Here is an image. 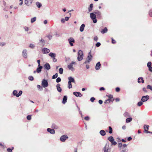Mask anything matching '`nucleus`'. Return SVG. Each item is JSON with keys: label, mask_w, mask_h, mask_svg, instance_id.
Wrapping results in <instances>:
<instances>
[{"label": "nucleus", "mask_w": 152, "mask_h": 152, "mask_svg": "<svg viewBox=\"0 0 152 152\" xmlns=\"http://www.w3.org/2000/svg\"><path fill=\"white\" fill-rule=\"evenodd\" d=\"M83 52L81 50H79L78 52L77 60L79 61H81L83 58Z\"/></svg>", "instance_id": "1"}, {"label": "nucleus", "mask_w": 152, "mask_h": 152, "mask_svg": "<svg viewBox=\"0 0 152 152\" xmlns=\"http://www.w3.org/2000/svg\"><path fill=\"white\" fill-rule=\"evenodd\" d=\"M92 56L91 54V51H90L88 53L86 61L83 63V64H86L87 62L89 63L92 59Z\"/></svg>", "instance_id": "2"}, {"label": "nucleus", "mask_w": 152, "mask_h": 152, "mask_svg": "<svg viewBox=\"0 0 152 152\" xmlns=\"http://www.w3.org/2000/svg\"><path fill=\"white\" fill-rule=\"evenodd\" d=\"M96 16V15L95 13H94V12L93 13H91L90 14V17L91 18L92 20L93 23H96L97 22Z\"/></svg>", "instance_id": "3"}, {"label": "nucleus", "mask_w": 152, "mask_h": 152, "mask_svg": "<svg viewBox=\"0 0 152 152\" xmlns=\"http://www.w3.org/2000/svg\"><path fill=\"white\" fill-rule=\"evenodd\" d=\"M42 86L44 88L47 87L48 86V80L45 79L42 80Z\"/></svg>", "instance_id": "4"}, {"label": "nucleus", "mask_w": 152, "mask_h": 152, "mask_svg": "<svg viewBox=\"0 0 152 152\" xmlns=\"http://www.w3.org/2000/svg\"><path fill=\"white\" fill-rule=\"evenodd\" d=\"M49 55L53 59V62H57V60L55 58L56 56V53L51 52L49 53Z\"/></svg>", "instance_id": "5"}, {"label": "nucleus", "mask_w": 152, "mask_h": 152, "mask_svg": "<svg viewBox=\"0 0 152 152\" xmlns=\"http://www.w3.org/2000/svg\"><path fill=\"white\" fill-rule=\"evenodd\" d=\"M117 143H111V144L110 146L109 143H106L105 146L104 148V149H107L108 150H110L112 145H115Z\"/></svg>", "instance_id": "6"}, {"label": "nucleus", "mask_w": 152, "mask_h": 152, "mask_svg": "<svg viewBox=\"0 0 152 152\" xmlns=\"http://www.w3.org/2000/svg\"><path fill=\"white\" fill-rule=\"evenodd\" d=\"M76 63L74 61H72L71 63L68 66V68L71 70L72 71H74L75 70L74 68L72 66L73 64H75Z\"/></svg>", "instance_id": "7"}, {"label": "nucleus", "mask_w": 152, "mask_h": 152, "mask_svg": "<svg viewBox=\"0 0 152 152\" xmlns=\"http://www.w3.org/2000/svg\"><path fill=\"white\" fill-rule=\"evenodd\" d=\"M68 138V136L66 135H64L62 136L60 138V140L62 142H65V140Z\"/></svg>", "instance_id": "8"}, {"label": "nucleus", "mask_w": 152, "mask_h": 152, "mask_svg": "<svg viewBox=\"0 0 152 152\" xmlns=\"http://www.w3.org/2000/svg\"><path fill=\"white\" fill-rule=\"evenodd\" d=\"M68 41L70 45L72 46H73V44L72 43H75V40L72 37H70L68 39Z\"/></svg>", "instance_id": "9"}, {"label": "nucleus", "mask_w": 152, "mask_h": 152, "mask_svg": "<svg viewBox=\"0 0 152 152\" xmlns=\"http://www.w3.org/2000/svg\"><path fill=\"white\" fill-rule=\"evenodd\" d=\"M33 0H25V4L27 6L30 5L32 3Z\"/></svg>", "instance_id": "10"}, {"label": "nucleus", "mask_w": 152, "mask_h": 152, "mask_svg": "<svg viewBox=\"0 0 152 152\" xmlns=\"http://www.w3.org/2000/svg\"><path fill=\"white\" fill-rule=\"evenodd\" d=\"M94 13L96 15L97 18H99L101 17V13L99 11L96 10L94 12Z\"/></svg>", "instance_id": "11"}, {"label": "nucleus", "mask_w": 152, "mask_h": 152, "mask_svg": "<svg viewBox=\"0 0 152 152\" xmlns=\"http://www.w3.org/2000/svg\"><path fill=\"white\" fill-rule=\"evenodd\" d=\"M23 56L24 58H27V50L26 49L24 50L22 52Z\"/></svg>", "instance_id": "12"}, {"label": "nucleus", "mask_w": 152, "mask_h": 152, "mask_svg": "<svg viewBox=\"0 0 152 152\" xmlns=\"http://www.w3.org/2000/svg\"><path fill=\"white\" fill-rule=\"evenodd\" d=\"M149 126H148V125H144L143 128L144 129V132L145 133L147 134V132L145 131H148V129H149Z\"/></svg>", "instance_id": "13"}, {"label": "nucleus", "mask_w": 152, "mask_h": 152, "mask_svg": "<svg viewBox=\"0 0 152 152\" xmlns=\"http://www.w3.org/2000/svg\"><path fill=\"white\" fill-rule=\"evenodd\" d=\"M47 131L48 132H50V134H54L55 133V131L53 129H51L50 128H48Z\"/></svg>", "instance_id": "14"}, {"label": "nucleus", "mask_w": 152, "mask_h": 152, "mask_svg": "<svg viewBox=\"0 0 152 152\" xmlns=\"http://www.w3.org/2000/svg\"><path fill=\"white\" fill-rule=\"evenodd\" d=\"M73 94L77 97H81L82 96L81 94L79 92H73Z\"/></svg>", "instance_id": "15"}, {"label": "nucleus", "mask_w": 152, "mask_h": 152, "mask_svg": "<svg viewBox=\"0 0 152 152\" xmlns=\"http://www.w3.org/2000/svg\"><path fill=\"white\" fill-rule=\"evenodd\" d=\"M45 68L48 70L50 69V65L48 63L45 64L44 66Z\"/></svg>", "instance_id": "16"}, {"label": "nucleus", "mask_w": 152, "mask_h": 152, "mask_svg": "<svg viewBox=\"0 0 152 152\" xmlns=\"http://www.w3.org/2000/svg\"><path fill=\"white\" fill-rule=\"evenodd\" d=\"M101 66V64L99 62H98L96 64L95 66V69L96 70H98L99 69Z\"/></svg>", "instance_id": "17"}, {"label": "nucleus", "mask_w": 152, "mask_h": 152, "mask_svg": "<svg viewBox=\"0 0 152 152\" xmlns=\"http://www.w3.org/2000/svg\"><path fill=\"white\" fill-rule=\"evenodd\" d=\"M108 139L109 141L111 142H116V141H114V138L112 136H110V137H108Z\"/></svg>", "instance_id": "18"}, {"label": "nucleus", "mask_w": 152, "mask_h": 152, "mask_svg": "<svg viewBox=\"0 0 152 152\" xmlns=\"http://www.w3.org/2000/svg\"><path fill=\"white\" fill-rule=\"evenodd\" d=\"M149 98V96L146 95L145 96H143V102L147 101Z\"/></svg>", "instance_id": "19"}, {"label": "nucleus", "mask_w": 152, "mask_h": 152, "mask_svg": "<svg viewBox=\"0 0 152 152\" xmlns=\"http://www.w3.org/2000/svg\"><path fill=\"white\" fill-rule=\"evenodd\" d=\"M93 7V4H91L89 7H88V12H91L92 10Z\"/></svg>", "instance_id": "20"}, {"label": "nucleus", "mask_w": 152, "mask_h": 152, "mask_svg": "<svg viewBox=\"0 0 152 152\" xmlns=\"http://www.w3.org/2000/svg\"><path fill=\"white\" fill-rule=\"evenodd\" d=\"M109 99H109L110 102H113V100H114V99L113 98V96L112 95L110 94V95H108Z\"/></svg>", "instance_id": "21"}, {"label": "nucleus", "mask_w": 152, "mask_h": 152, "mask_svg": "<svg viewBox=\"0 0 152 152\" xmlns=\"http://www.w3.org/2000/svg\"><path fill=\"white\" fill-rule=\"evenodd\" d=\"M42 68L43 67L42 66H38V67L37 69L36 72L38 73L40 72Z\"/></svg>", "instance_id": "22"}, {"label": "nucleus", "mask_w": 152, "mask_h": 152, "mask_svg": "<svg viewBox=\"0 0 152 152\" xmlns=\"http://www.w3.org/2000/svg\"><path fill=\"white\" fill-rule=\"evenodd\" d=\"M60 85L59 84H58L56 85V87L57 91L59 92H61L62 91L61 88L60 87Z\"/></svg>", "instance_id": "23"}, {"label": "nucleus", "mask_w": 152, "mask_h": 152, "mask_svg": "<svg viewBox=\"0 0 152 152\" xmlns=\"http://www.w3.org/2000/svg\"><path fill=\"white\" fill-rule=\"evenodd\" d=\"M69 81H70V82L75 83V81L74 78L71 77H70L68 78Z\"/></svg>", "instance_id": "24"}, {"label": "nucleus", "mask_w": 152, "mask_h": 152, "mask_svg": "<svg viewBox=\"0 0 152 152\" xmlns=\"http://www.w3.org/2000/svg\"><path fill=\"white\" fill-rule=\"evenodd\" d=\"M85 27V25L84 24H82L80 28V30L81 32H83V31Z\"/></svg>", "instance_id": "25"}, {"label": "nucleus", "mask_w": 152, "mask_h": 152, "mask_svg": "<svg viewBox=\"0 0 152 152\" xmlns=\"http://www.w3.org/2000/svg\"><path fill=\"white\" fill-rule=\"evenodd\" d=\"M67 100V97L66 96H64L63 99L62 101V103L63 104H65Z\"/></svg>", "instance_id": "26"}, {"label": "nucleus", "mask_w": 152, "mask_h": 152, "mask_svg": "<svg viewBox=\"0 0 152 152\" xmlns=\"http://www.w3.org/2000/svg\"><path fill=\"white\" fill-rule=\"evenodd\" d=\"M44 53H47L50 52V50L46 48H44L43 49Z\"/></svg>", "instance_id": "27"}, {"label": "nucleus", "mask_w": 152, "mask_h": 152, "mask_svg": "<svg viewBox=\"0 0 152 152\" xmlns=\"http://www.w3.org/2000/svg\"><path fill=\"white\" fill-rule=\"evenodd\" d=\"M99 133L102 136H104L106 134L104 130H101L99 132Z\"/></svg>", "instance_id": "28"}, {"label": "nucleus", "mask_w": 152, "mask_h": 152, "mask_svg": "<svg viewBox=\"0 0 152 152\" xmlns=\"http://www.w3.org/2000/svg\"><path fill=\"white\" fill-rule=\"evenodd\" d=\"M107 27H105L104 29L101 31V32L102 34H104L107 32Z\"/></svg>", "instance_id": "29"}, {"label": "nucleus", "mask_w": 152, "mask_h": 152, "mask_svg": "<svg viewBox=\"0 0 152 152\" xmlns=\"http://www.w3.org/2000/svg\"><path fill=\"white\" fill-rule=\"evenodd\" d=\"M36 5L37 7L39 8H40L42 6L41 4L39 2H37L36 3Z\"/></svg>", "instance_id": "30"}, {"label": "nucleus", "mask_w": 152, "mask_h": 152, "mask_svg": "<svg viewBox=\"0 0 152 152\" xmlns=\"http://www.w3.org/2000/svg\"><path fill=\"white\" fill-rule=\"evenodd\" d=\"M51 128L53 129H57L58 128V126L55 124H53L52 125Z\"/></svg>", "instance_id": "31"}, {"label": "nucleus", "mask_w": 152, "mask_h": 152, "mask_svg": "<svg viewBox=\"0 0 152 152\" xmlns=\"http://www.w3.org/2000/svg\"><path fill=\"white\" fill-rule=\"evenodd\" d=\"M132 120V118H128L126 120V123H129L131 122Z\"/></svg>", "instance_id": "32"}, {"label": "nucleus", "mask_w": 152, "mask_h": 152, "mask_svg": "<svg viewBox=\"0 0 152 152\" xmlns=\"http://www.w3.org/2000/svg\"><path fill=\"white\" fill-rule=\"evenodd\" d=\"M39 42H41V44L44 45L45 44V41L43 39H41L39 40Z\"/></svg>", "instance_id": "33"}, {"label": "nucleus", "mask_w": 152, "mask_h": 152, "mask_svg": "<svg viewBox=\"0 0 152 152\" xmlns=\"http://www.w3.org/2000/svg\"><path fill=\"white\" fill-rule=\"evenodd\" d=\"M71 82H70V81H69L68 83V87L69 88H72V85L71 84Z\"/></svg>", "instance_id": "34"}, {"label": "nucleus", "mask_w": 152, "mask_h": 152, "mask_svg": "<svg viewBox=\"0 0 152 152\" xmlns=\"http://www.w3.org/2000/svg\"><path fill=\"white\" fill-rule=\"evenodd\" d=\"M138 82L139 83L140 82L142 83V77H140L138 78Z\"/></svg>", "instance_id": "35"}, {"label": "nucleus", "mask_w": 152, "mask_h": 152, "mask_svg": "<svg viewBox=\"0 0 152 152\" xmlns=\"http://www.w3.org/2000/svg\"><path fill=\"white\" fill-rule=\"evenodd\" d=\"M36 20V17H34V18H32L31 19V22L32 23L34 22H35Z\"/></svg>", "instance_id": "36"}, {"label": "nucleus", "mask_w": 152, "mask_h": 152, "mask_svg": "<svg viewBox=\"0 0 152 152\" xmlns=\"http://www.w3.org/2000/svg\"><path fill=\"white\" fill-rule=\"evenodd\" d=\"M108 128L109 130V133L111 134L113 132L112 128L111 126H109Z\"/></svg>", "instance_id": "37"}, {"label": "nucleus", "mask_w": 152, "mask_h": 152, "mask_svg": "<svg viewBox=\"0 0 152 152\" xmlns=\"http://www.w3.org/2000/svg\"><path fill=\"white\" fill-rule=\"evenodd\" d=\"M63 69L62 68H60L59 69V73L60 74H62L63 73Z\"/></svg>", "instance_id": "38"}, {"label": "nucleus", "mask_w": 152, "mask_h": 152, "mask_svg": "<svg viewBox=\"0 0 152 152\" xmlns=\"http://www.w3.org/2000/svg\"><path fill=\"white\" fill-rule=\"evenodd\" d=\"M22 91H19L18 94H17V96L16 95V97H19L22 94Z\"/></svg>", "instance_id": "39"}, {"label": "nucleus", "mask_w": 152, "mask_h": 152, "mask_svg": "<svg viewBox=\"0 0 152 152\" xmlns=\"http://www.w3.org/2000/svg\"><path fill=\"white\" fill-rule=\"evenodd\" d=\"M124 115L126 117H128L129 116V113L127 112H125L124 114Z\"/></svg>", "instance_id": "40"}, {"label": "nucleus", "mask_w": 152, "mask_h": 152, "mask_svg": "<svg viewBox=\"0 0 152 152\" xmlns=\"http://www.w3.org/2000/svg\"><path fill=\"white\" fill-rule=\"evenodd\" d=\"M58 76V74L57 73H56L55 75H53L52 77L53 79H54L56 78Z\"/></svg>", "instance_id": "41"}, {"label": "nucleus", "mask_w": 152, "mask_h": 152, "mask_svg": "<svg viewBox=\"0 0 152 152\" xmlns=\"http://www.w3.org/2000/svg\"><path fill=\"white\" fill-rule=\"evenodd\" d=\"M152 66V63L151 61L148 62L147 64V66L148 67L151 66Z\"/></svg>", "instance_id": "42"}, {"label": "nucleus", "mask_w": 152, "mask_h": 152, "mask_svg": "<svg viewBox=\"0 0 152 152\" xmlns=\"http://www.w3.org/2000/svg\"><path fill=\"white\" fill-rule=\"evenodd\" d=\"M149 15L150 16L152 17V9H151L149 11Z\"/></svg>", "instance_id": "43"}, {"label": "nucleus", "mask_w": 152, "mask_h": 152, "mask_svg": "<svg viewBox=\"0 0 152 152\" xmlns=\"http://www.w3.org/2000/svg\"><path fill=\"white\" fill-rule=\"evenodd\" d=\"M17 91L16 90H14L13 91V94L14 96H16V95L17 96Z\"/></svg>", "instance_id": "44"}, {"label": "nucleus", "mask_w": 152, "mask_h": 152, "mask_svg": "<svg viewBox=\"0 0 152 152\" xmlns=\"http://www.w3.org/2000/svg\"><path fill=\"white\" fill-rule=\"evenodd\" d=\"M147 88L148 89H149L152 91V86H151L150 85H148L147 86Z\"/></svg>", "instance_id": "45"}, {"label": "nucleus", "mask_w": 152, "mask_h": 152, "mask_svg": "<svg viewBox=\"0 0 152 152\" xmlns=\"http://www.w3.org/2000/svg\"><path fill=\"white\" fill-rule=\"evenodd\" d=\"M28 79L31 81H32L34 80V78L33 76H30L28 77Z\"/></svg>", "instance_id": "46"}, {"label": "nucleus", "mask_w": 152, "mask_h": 152, "mask_svg": "<svg viewBox=\"0 0 152 152\" xmlns=\"http://www.w3.org/2000/svg\"><path fill=\"white\" fill-rule=\"evenodd\" d=\"M47 37L49 38V39L50 40L52 38V36L50 34H49L48 35V36H47Z\"/></svg>", "instance_id": "47"}, {"label": "nucleus", "mask_w": 152, "mask_h": 152, "mask_svg": "<svg viewBox=\"0 0 152 152\" xmlns=\"http://www.w3.org/2000/svg\"><path fill=\"white\" fill-rule=\"evenodd\" d=\"M61 81V79L60 77H58L56 79V82L57 83H59Z\"/></svg>", "instance_id": "48"}, {"label": "nucleus", "mask_w": 152, "mask_h": 152, "mask_svg": "<svg viewBox=\"0 0 152 152\" xmlns=\"http://www.w3.org/2000/svg\"><path fill=\"white\" fill-rule=\"evenodd\" d=\"M37 87L38 88L40 89V90H42L43 89L42 87L41 86L39 85H38L37 86Z\"/></svg>", "instance_id": "49"}, {"label": "nucleus", "mask_w": 152, "mask_h": 152, "mask_svg": "<svg viewBox=\"0 0 152 152\" xmlns=\"http://www.w3.org/2000/svg\"><path fill=\"white\" fill-rule=\"evenodd\" d=\"M27 119L28 120H30L31 119V115H28L27 116Z\"/></svg>", "instance_id": "50"}, {"label": "nucleus", "mask_w": 152, "mask_h": 152, "mask_svg": "<svg viewBox=\"0 0 152 152\" xmlns=\"http://www.w3.org/2000/svg\"><path fill=\"white\" fill-rule=\"evenodd\" d=\"M35 47V46L34 45L31 44L29 45V47L31 48H33Z\"/></svg>", "instance_id": "51"}, {"label": "nucleus", "mask_w": 152, "mask_h": 152, "mask_svg": "<svg viewBox=\"0 0 152 152\" xmlns=\"http://www.w3.org/2000/svg\"><path fill=\"white\" fill-rule=\"evenodd\" d=\"M137 104L138 106H140L142 104V102L141 101L139 102Z\"/></svg>", "instance_id": "52"}, {"label": "nucleus", "mask_w": 152, "mask_h": 152, "mask_svg": "<svg viewBox=\"0 0 152 152\" xmlns=\"http://www.w3.org/2000/svg\"><path fill=\"white\" fill-rule=\"evenodd\" d=\"M109 100H110L108 99H107L106 100L104 101V103L105 104H107V103H109L110 102V101Z\"/></svg>", "instance_id": "53"}, {"label": "nucleus", "mask_w": 152, "mask_h": 152, "mask_svg": "<svg viewBox=\"0 0 152 152\" xmlns=\"http://www.w3.org/2000/svg\"><path fill=\"white\" fill-rule=\"evenodd\" d=\"M95 99L94 97H92L91 98L90 101H91V102H93Z\"/></svg>", "instance_id": "54"}, {"label": "nucleus", "mask_w": 152, "mask_h": 152, "mask_svg": "<svg viewBox=\"0 0 152 152\" xmlns=\"http://www.w3.org/2000/svg\"><path fill=\"white\" fill-rule=\"evenodd\" d=\"M101 45V44L100 42H97L96 44V46L97 47H99V46H100Z\"/></svg>", "instance_id": "55"}, {"label": "nucleus", "mask_w": 152, "mask_h": 152, "mask_svg": "<svg viewBox=\"0 0 152 152\" xmlns=\"http://www.w3.org/2000/svg\"><path fill=\"white\" fill-rule=\"evenodd\" d=\"M94 39L95 41H97L98 39V38L97 36L94 37Z\"/></svg>", "instance_id": "56"}, {"label": "nucleus", "mask_w": 152, "mask_h": 152, "mask_svg": "<svg viewBox=\"0 0 152 152\" xmlns=\"http://www.w3.org/2000/svg\"><path fill=\"white\" fill-rule=\"evenodd\" d=\"M84 119L86 121H88L89 119V117L88 116H86L85 117Z\"/></svg>", "instance_id": "57"}, {"label": "nucleus", "mask_w": 152, "mask_h": 152, "mask_svg": "<svg viewBox=\"0 0 152 152\" xmlns=\"http://www.w3.org/2000/svg\"><path fill=\"white\" fill-rule=\"evenodd\" d=\"M116 141L117 142H120L121 141V140L119 137L117 138H116Z\"/></svg>", "instance_id": "58"}, {"label": "nucleus", "mask_w": 152, "mask_h": 152, "mask_svg": "<svg viewBox=\"0 0 152 152\" xmlns=\"http://www.w3.org/2000/svg\"><path fill=\"white\" fill-rule=\"evenodd\" d=\"M111 39H112V43H113V44L115 43V42H116L115 41V40H114L113 39V38H111Z\"/></svg>", "instance_id": "59"}, {"label": "nucleus", "mask_w": 152, "mask_h": 152, "mask_svg": "<svg viewBox=\"0 0 152 152\" xmlns=\"http://www.w3.org/2000/svg\"><path fill=\"white\" fill-rule=\"evenodd\" d=\"M19 1L20 2L19 3V5L21 6L23 4V0H19Z\"/></svg>", "instance_id": "60"}, {"label": "nucleus", "mask_w": 152, "mask_h": 152, "mask_svg": "<svg viewBox=\"0 0 152 152\" xmlns=\"http://www.w3.org/2000/svg\"><path fill=\"white\" fill-rule=\"evenodd\" d=\"M148 68V70L151 72H152V67L151 66Z\"/></svg>", "instance_id": "61"}, {"label": "nucleus", "mask_w": 152, "mask_h": 152, "mask_svg": "<svg viewBox=\"0 0 152 152\" xmlns=\"http://www.w3.org/2000/svg\"><path fill=\"white\" fill-rule=\"evenodd\" d=\"M7 150L8 152H12V149L10 148H8Z\"/></svg>", "instance_id": "62"}, {"label": "nucleus", "mask_w": 152, "mask_h": 152, "mask_svg": "<svg viewBox=\"0 0 152 152\" xmlns=\"http://www.w3.org/2000/svg\"><path fill=\"white\" fill-rule=\"evenodd\" d=\"M120 90V88L118 87H117L115 89V91L116 92H118Z\"/></svg>", "instance_id": "63"}, {"label": "nucleus", "mask_w": 152, "mask_h": 152, "mask_svg": "<svg viewBox=\"0 0 152 152\" xmlns=\"http://www.w3.org/2000/svg\"><path fill=\"white\" fill-rule=\"evenodd\" d=\"M99 103L100 104H102V103H103V101L102 100H99Z\"/></svg>", "instance_id": "64"}]
</instances>
